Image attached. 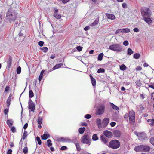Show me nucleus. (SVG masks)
<instances>
[{"instance_id":"nucleus-1","label":"nucleus","mask_w":154,"mask_h":154,"mask_svg":"<svg viewBox=\"0 0 154 154\" xmlns=\"http://www.w3.org/2000/svg\"><path fill=\"white\" fill-rule=\"evenodd\" d=\"M17 13L15 9L12 8H9L6 12V18L9 21L14 22L17 17Z\"/></svg>"},{"instance_id":"nucleus-2","label":"nucleus","mask_w":154,"mask_h":154,"mask_svg":"<svg viewBox=\"0 0 154 154\" xmlns=\"http://www.w3.org/2000/svg\"><path fill=\"white\" fill-rule=\"evenodd\" d=\"M141 14L143 17H150L152 12L149 8L143 7L141 9Z\"/></svg>"},{"instance_id":"nucleus-3","label":"nucleus","mask_w":154,"mask_h":154,"mask_svg":"<svg viewBox=\"0 0 154 154\" xmlns=\"http://www.w3.org/2000/svg\"><path fill=\"white\" fill-rule=\"evenodd\" d=\"M122 46L119 44H115L111 45L109 49L115 51L120 52L122 50Z\"/></svg>"},{"instance_id":"nucleus-4","label":"nucleus","mask_w":154,"mask_h":154,"mask_svg":"<svg viewBox=\"0 0 154 154\" xmlns=\"http://www.w3.org/2000/svg\"><path fill=\"white\" fill-rule=\"evenodd\" d=\"M81 141L83 143L88 144L90 143L91 139L88 135H84L82 137Z\"/></svg>"},{"instance_id":"nucleus-5","label":"nucleus","mask_w":154,"mask_h":154,"mask_svg":"<svg viewBox=\"0 0 154 154\" xmlns=\"http://www.w3.org/2000/svg\"><path fill=\"white\" fill-rule=\"evenodd\" d=\"M129 117L130 123L131 125L133 124L135 121V113L134 111H130L129 113Z\"/></svg>"},{"instance_id":"nucleus-6","label":"nucleus","mask_w":154,"mask_h":154,"mask_svg":"<svg viewBox=\"0 0 154 154\" xmlns=\"http://www.w3.org/2000/svg\"><path fill=\"white\" fill-rule=\"evenodd\" d=\"M105 110V106L103 104H101L98 109L96 111V114L98 115H100L103 114Z\"/></svg>"},{"instance_id":"nucleus-7","label":"nucleus","mask_w":154,"mask_h":154,"mask_svg":"<svg viewBox=\"0 0 154 154\" xmlns=\"http://www.w3.org/2000/svg\"><path fill=\"white\" fill-rule=\"evenodd\" d=\"M135 134L138 136V139L140 141H143L146 138V134L144 133H138L137 132H135Z\"/></svg>"},{"instance_id":"nucleus-8","label":"nucleus","mask_w":154,"mask_h":154,"mask_svg":"<svg viewBox=\"0 0 154 154\" xmlns=\"http://www.w3.org/2000/svg\"><path fill=\"white\" fill-rule=\"evenodd\" d=\"M109 121V119L108 118H104L102 122V125L103 127H106Z\"/></svg>"},{"instance_id":"nucleus-9","label":"nucleus","mask_w":154,"mask_h":154,"mask_svg":"<svg viewBox=\"0 0 154 154\" xmlns=\"http://www.w3.org/2000/svg\"><path fill=\"white\" fill-rule=\"evenodd\" d=\"M104 135L108 138H111L112 137V132L108 130L104 131L103 132Z\"/></svg>"},{"instance_id":"nucleus-10","label":"nucleus","mask_w":154,"mask_h":154,"mask_svg":"<svg viewBox=\"0 0 154 154\" xmlns=\"http://www.w3.org/2000/svg\"><path fill=\"white\" fill-rule=\"evenodd\" d=\"M62 142L71 143H75L74 141L72 140L68 137H63Z\"/></svg>"},{"instance_id":"nucleus-11","label":"nucleus","mask_w":154,"mask_h":154,"mask_svg":"<svg viewBox=\"0 0 154 154\" xmlns=\"http://www.w3.org/2000/svg\"><path fill=\"white\" fill-rule=\"evenodd\" d=\"M113 134L115 137H120L121 133V131L119 130H114L113 131Z\"/></svg>"},{"instance_id":"nucleus-12","label":"nucleus","mask_w":154,"mask_h":154,"mask_svg":"<svg viewBox=\"0 0 154 154\" xmlns=\"http://www.w3.org/2000/svg\"><path fill=\"white\" fill-rule=\"evenodd\" d=\"M12 58L10 56H9L8 60L7 61V67L8 68H10L12 64Z\"/></svg>"},{"instance_id":"nucleus-13","label":"nucleus","mask_w":154,"mask_h":154,"mask_svg":"<svg viewBox=\"0 0 154 154\" xmlns=\"http://www.w3.org/2000/svg\"><path fill=\"white\" fill-rule=\"evenodd\" d=\"M144 20L149 24H150L152 23V21L150 18V17H143Z\"/></svg>"},{"instance_id":"nucleus-14","label":"nucleus","mask_w":154,"mask_h":154,"mask_svg":"<svg viewBox=\"0 0 154 154\" xmlns=\"http://www.w3.org/2000/svg\"><path fill=\"white\" fill-rule=\"evenodd\" d=\"M28 107L30 109V111L34 112L35 110V105L34 103L29 104Z\"/></svg>"},{"instance_id":"nucleus-15","label":"nucleus","mask_w":154,"mask_h":154,"mask_svg":"<svg viewBox=\"0 0 154 154\" xmlns=\"http://www.w3.org/2000/svg\"><path fill=\"white\" fill-rule=\"evenodd\" d=\"M105 15L107 18L112 20H113L116 18L115 16L113 14L109 13H106Z\"/></svg>"},{"instance_id":"nucleus-16","label":"nucleus","mask_w":154,"mask_h":154,"mask_svg":"<svg viewBox=\"0 0 154 154\" xmlns=\"http://www.w3.org/2000/svg\"><path fill=\"white\" fill-rule=\"evenodd\" d=\"M96 123L99 128L100 129L102 128L103 126L102 124H101V119L100 118H97V119Z\"/></svg>"},{"instance_id":"nucleus-17","label":"nucleus","mask_w":154,"mask_h":154,"mask_svg":"<svg viewBox=\"0 0 154 154\" xmlns=\"http://www.w3.org/2000/svg\"><path fill=\"white\" fill-rule=\"evenodd\" d=\"M143 145L137 146L134 148V150L137 152L143 151Z\"/></svg>"},{"instance_id":"nucleus-18","label":"nucleus","mask_w":154,"mask_h":154,"mask_svg":"<svg viewBox=\"0 0 154 154\" xmlns=\"http://www.w3.org/2000/svg\"><path fill=\"white\" fill-rule=\"evenodd\" d=\"M89 76L90 77L92 85L94 87L96 85V80L94 78H93V76L91 74H90L89 75Z\"/></svg>"},{"instance_id":"nucleus-19","label":"nucleus","mask_w":154,"mask_h":154,"mask_svg":"<svg viewBox=\"0 0 154 154\" xmlns=\"http://www.w3.org/2000/svg\"><path fill=\"white\" fill-rule=\"evenodd\" d=\"M100 138L104 144H106L108 141V139L103 135H101Z\"/></svg>"},{"instance_id":"nucleus-20","label":"nucleus","mask_w":154,"mask_h":154,"mask_svg":"<svg viewBox=\"0 0 154 154\" xmlns=\"http://www.w3.org/2000/svg\"><path fill=\"white\" fill-rule=\"evenodd\" d=\"M27 132L26 131H24V132L23 134V137H22L21 140L20 142V144H22L23 143L22 142V140L23 139V140H24V139L27 137Z\"/></svg>"},{"instance_id":"nucleus-21","label":"nucleus","mask_w":154,"mask_h":154,"mask_svg":"<svg viewBox=\"0 0 154 154\" xmlns=\"http://www.w3.org/2000/svg\"><path fill=\"white\" fill-rule=\"evenodd\" d=\"M143 151L148 152L150 149V147L147 145H143Z\"/></svg>"},{"instance_id":"nucleus-22","label":"nucleus","mask_w":154,"mask_h":154,"mask_svg":"<svg viewBox=\"0 0 154 154\" xmlns=\"http://www.w3.org/2000/svg\"><path fill=\"white\" fill-rule=\"evenodd\" d=\"M109 144H120V142L117 140H114L110 142Z\"/></svg>"},{"instance_id":"nucleus-23","label":"nucleus","mask_w":154,"mask_h":154,"mask_svg":"<svg viewBox=\"0 0 154 154\" xmlns=\"http://www.w3.org/2000/svg\"><path fill=\"white\" fill-rule=\"evenodd\" d=\"M12 94H10L9 96V97L7 100V106L9 108V106L10 104V102L11 100Z\"/></svg>"},{"instance_id":"nucleus-24","label":"nucleus","mask_w":154,"mask_h":154,"mask_svg":"<svg viewBox=\"0 0 154 154\" xmlns=\"http://www.w3.org/2000/svg\"><path fill=\"white\" fill-rule=\"evenodd\" d=\"M6 123L9 127H11L13 125L14 122L12 119H8L6 121Z\"/></svg>"},{"instance_id":"nucleus-25","label":"nucleus","mask_w":154,"mask_h":154,"mask_svg":"<svg viewBox=\"0 0 154 154\" xmlns=\"http://www.w3.org/2000/svg\"><path fill=\"white\" fill-rule=\"evenodd\" d=\"M63 65V64L62 63L56 64L52 68L53 70H54L60 68Z\"/></svg>"},{"instance_id":"nucleus-26","label":"nucleus","mask_w":154,"mask_h":154,"mask_svg":"<svg viewBox=\"0 0 154 154\" xmlns=\"http://www.w3.org/2000/svg\"><path fill=\"white\" fill-rule=\"evenodd\" d=\"M50 137L49 134H44L42 135L41 136V138L42 140H46L48 138Z\"/></svg>"},{"instance_id":"nucleus-27","label":"nucleus","mask_w":154,"mask_h":154,"mask_svg":"<svg viewBox=\"0 0 154 154\" xmlns=\"http://www.w3.org/2000/svg\"><path fill=\"white\" fill-rule=\"evenodd\" d=\"M110 105L113 109L117 111H118L119 110V108L116 106L114 105L113 103H110Z\"/></svg>"},{"instance_id":"nucleus-28","label":"nucleus","mask_w":154,"mask_h":154,"mask_svg":"<svg viewBox=\"0 0 154 154\" xmlns=\"http://www.w3.org/2000/svg\"><path fill=\"white\" fill-rule=\"evenodd\" d=\"M25 31L24 30H21L19 33L18 35L19 36V37H25Z\"/></svg>"},{"instance_id":"nucleus-29","label":"nucleus","mask_w":154,"mask_h":154,"mask_svg":"<svg viewBox=\"0 0 154 154\" xmlns=\"http://www.w3.org/2000/svg\"><path fill=\"white\" fill-rule=\"evenodd\" d=\"M103 56L104 54L103 53H101L99 54L98 57V60L99 61H101L103 59Z\"/></svg>"},{"instance_id":"nucleus-30","label":"nucleus","mask_w":154,"mask_h":154,"mask_svg":"<svg viewBox=\"0 0 154 154\" xmlns=\"http://www.w3.org/2000/svg\"><path fill=\"white\" fill-rule=\"evenodd\" d=\"M45 72L44 70H42L40 72V75L38 78V80L39 82H40L42 78H43V74Z\"/></svg>"},{"instance_id":"nucleus-31","label":"nucleus","mask_w":154,"mask_h":154,"mask_svg":"<svg viewBox=\"0 0 154 154\" xmlns=\"http://www.w3.org/2000/svg\"><path fill=\"white\" fill-rule=\"evenodd\" d=\"M120 145H108L109 147L113 149H116L119 148Z\"/></svg>"},{"instance_id":"nucleus-32","label":"nucleus","mask_w":154,"mask_h":154,"mask_svg":"<svg viewBox=\"0 0 154 154\" xmlns=\"http://www.w3.org/2000/svg\"><path fill=\"white\" fill-rule=\"evenodd\" d=\"M85 130V128L83 127V128H80L78 130L80 134H83Z\"/></svg>"},{"instance_id":"nucleus-33","label":"nucleus","mask_w":154,"mask_h":154,"mask_svg":"<svg viewBox=\"0 0 154 154\" xmlns=\"http://www.w3.org/2000/svg\"><path fill=\"white\" fill-rule=\"evenodd\" d=\"M36 83H35V90L34 91H35V93L36 95L38 94L39 92V89L38 87L37 86H36Z\"/></svg>"},{"instance_id":"nucleus-34","label":"nucleus","mask_w":154,"mask_h":154,"mask_svg":"<svg viewBox=\"0 0 154 154\" xmlns=\"http://www.w3.org/2000/svg\"><path fill=\"white\" fill-rule=\"evenodd\" d=\"M127 67L124 64H122V65L120 66V69L121 70L124 71L126 70Z\"/></svg>"},{"instance_id":"nucleus-35","label":"nucleus","mask_w":154,"mask_h":154,"mask_svg":"<svg viewBox=\"0 0 154 154\" xmlns=\"http://www.w3.org/2000/svg\"><path fill=\"white\" fill-rule=\"evenodd\" d=\"M53 16L56 19H60L61 17V16L60 14H58L57 13H54L53 14Z\"/></svg>"},{"instance_id":"nucleus-36","label":"nucleus","mask_w":154,"mask_h":154,"mask_svg":"<svg viewBox=\"0 0 154 154\" xmlns=\"http://www.w3.org/2000/svg\"><path fill=\"white\" fill-rule=\"evenodd\" d=\"M134 53V51L130 48H128L127 50V54L131 55Z\"/></svg>"},{"instance_id":"nucleus-37","label":"nucleus","mask_w":154,"mask_h":154,"mask_svg":"<svg viewBox=\"0 0 154 154\" xmlns=\"http://www.w3.org/2000/svg\"><path fill=\"white\" fill-rule=\"evenodd\" d=\"M92 139L93 140L96 141L98 139V137H97V134H94L93 135Z\"/></svg>"},{"instance_id":"nucleus-38","label":"nucleus","mask_w":154,"mask_h":154,"mask_svg":"<svg viewBox=\"0 0 154 154\" xmlns=\"http://www.w3.org/2000/svg\"><path fill=\"white\" fill-rule=\"evenodd\" d=\"M34 96V94L32 90H29V97L31 98Z\"/></svg>"},{"instance_id":"nucleus-39","label":"nucleus","mask_w":154,"mask_h":154,"mask_svg":"<svg viewBox=\"0 0 154 154\" xmlns=\"http://www.w3.org/2000/svg\"><path fill=\"white\" fill-rule=\"evenodd\" d=\"M42 117H38V120H37L38 123L39 125H41L42 123Z\"/></svg>"},{"instance_id":"nucleus-40","label":"nucleus","mask_w":154,"mask_h":154,"mask_svg":"<svg viewBox=\"0 0 154 154\" xmlns=\"http://www.w3.org/2000/svg\"><path fill=\"white\" fill-rule=\"evenodd\" d=\"M140 57V54L138 53L135 54L133 56L134 58L135 59L139 58Z\"/></svg>"},{"instance_id":"nucleus-41","label":"nucleus","mask_w":154,"mask_h":154,"mask_svg":"<svg viewBox=\"0 0 154 154\" xmlns=\"http://www.w3.org/2000/svg\"><path fill=\"white\" fill-rule=\"evenodd\" d=\"M40 49L42 50L44 52L46 53L48 51V48L46 47H44L40 48Z\"/></svg>"},{"instance_id":"nucleus-42","label":"nucleus","mask_w":154,"mask_h":154,"mask_svg":"<svg viewBox=\"0 0 154 154\" xmlns=\"http://www.w3.org/2000/svg\"><path fill=\"white\" fill-rule=\"evenodd\" d=\"M21 69L20 66H19L17 68L16 72L18 74H19L21 73Z\"/></svg>"},{"instance_id":"nucleus-43","label":"nucleus","mask_w":154,"mask_h":154,"mask_svg":"<svg viewBox=\"0 0 154 154\" xmlns=\"http://www.w3.org/2000/svg\"><path fill=\"white\" fill-rule=\"evenodd\" d=\"M104 72H105L104 69L103 68H101L99 69L97 71V72L98 73H104Z\"/></svg>"},{"instance_id":"nucleus-44","label":"nucleus","mask_w":154,"mask_h":154,"mask_svg":"<svg viewBox=\"0 0 154 154\" xmlns=\"http://www.w3.org/2000/svg\"><path fill=\"white\" fill-rule=\"evenodd\" d=\"M36 140L38 142V144H41L42 142L40 137L38 136L36 137Z\"/></svg>"},{"instance_id":"nucleus-45","label":"nucleus","mask_w":154,"mask_h":154,"mask_svg":"<svg viewBox=\"0 0 154 154\" xmlns=\"http://www.w3.org/2000/svg\"><path fill=\"white\" fill-rule=\"evenodd\" d=\"M63 137H57L56 138V140L58 142H62Z\"/></svg>"},{"instance_id":"nucleus-46","label":"nucleus","mask_w":154,"mask_h":154,"mask_svg":"<svg viewBox=\"0 0 154 154\" xmlns=\"http://www.w3.org/2000/svg\"><path fill=\"white\" fill-rule=\"evenodd\" d=\"M82 48L83 47L80 46H78L76 48V49H77L78 50V51L79 52L82 51Z\"/></svg>"},{"instance_id":"nucleus-47","label":"nucleus","mask_w":154,"mask_h":154,"mask_svg":"<svg viewBox=\"0 0 154 154\" xmlns=\"http://www.w3.org/2000/svg\"><path fill=\"white\" fill-rule=\"evenodd\" d=\"M67 149V147L66 146H63L60 148V150L62 151L66 150Z\"/></svg>"},{"instance_id":"nucleus-48","label":"nucleus","mask_w":154,"mask_h":154,"mask_svg":"<svg viewBox=\"0 0 154 154\" xmlns=\"http://www.w3.org/2000/svg\"><path fill=\"white\" fill-rule=\"evenodd\" d=\"M44 42L43 41H40L38 42V44L39 45L40 47H42L44 45Z\"/></svg>"},{"instance_id":"nucleus-49","label":"nucleus","mask_w":154,"mask_h":154,"mask_svg":"<svg viewBox=\"0 0 154 154\" xmlns=\"http://www.w3.org/2000/svg\"><path fill=\"white\" fill-rule=\"evenodd\" d=\"M150 142L151 144H154V137H151L150 139Z\"/></svg>"},{"instance_id":"nucleus-50","label":"nucleus","mask_w":154,"mask_h":154,"mask_svg":"<svg viewBox=\"0 0 154 154\" xmlns=\"http://www.w3.org/2000/svg\"><path fill=\"white\" fill-rule=\"evenodd\" d=\"M123 30L124 33H128L130 32V30L128 28H124Z\"/></svg>"},{"instance_id":"nucleus-51","label":"nucleus","mask_w":154,"mask_h":154,"mask_svg":"<svg viewBox=\"0 0 154 154\" xmlns=\"http://www.w3.org/2000/svg\"><path fill=\"white\" fill-rule=\"evenodd\" d=\"M23 151L24 154H26L28 152V149L27 147H25L23 149Z\"/></svg>"},{"instance_id":"nucleus-52","label":"nucleus","mask_w":154,"mask_h":154,"mask_svg":"<svg viewBox=\"0 0 154 154\" xmlns=\"http://www.w3.org/2000/svg\"><path fill=\"white\" fill-rule=\"evenodd\" d=\"M52 145H47L48 147L50 149L51 151H54V149L53 147L51 146Z\"/></svg>"},{"instance_id":"nucleus-53","label":"nucleus","mask_w":154,"mask_h":154,"mask_svg":"<svg viewBox=\"0 0 154 154\" xmlns=\"http://www.w3.org/2000/svg\"><path fill=\"white\" fill-rule=\"evenodd\" d=\"M91 117V115L89 114H87L85 116V117L87 119H89Z\"/></svg>"},{"instance_id":"nucleus-54","label":"nucleus","mask_w":154,"mask_h":154,"mask_svg":"<svg viewBox=\"0 0 154 154\" xmlns=\"http://www.w3.org/2000/svg\"><path fill=\"white\" fill-rule=\"evenodd\" d=\"M148 122H153L151 123V125H154V119H149L148 120Z\"/></svg>"},{"instance_id":"nucleus-55","label":"nucleus","mask_w":154,"mask_h":154,"mask_svg":"<svg viewBox=\"0 0 154 154\" xmlns=\"http://www.w3.org/2000/svg\"><path fill=\"white\" fill-rule=\"evenodd\" d=\"M98 21L97 20H95L92 23V26H96L98 23Z\"/></svg>"},{"instance_id":"nucleus-56","label":"nucleus","mask_w":154,"mask_h":154,"mask_svg":"<svg viewBox=\"0 0 154 154\" xmlns=\"http://www.w3.org/2000/svg\"><path fill=\"white\" fill-rule=\"evenodd\" d=\"M11 131L13 133H15L16 132V130L14 126H12L11 127Z\"/></svg>"},{"instance_id":"nucleus-57","label":"nucleus","mask_w":154,"mask_h":154,"mask_svg":"<svg viewBox=\"0 0 154 154\" xmlns=\"http://www.w3.org/2000/svg\"><path fill=\"white\" fill-rule=\"evenodd\" d=\"M123 44L125 46H127L128 45L129 43H128V42L126 40V41H125L123 42Z\"/></svg>"},{"instance_id":"nucleus-58","label":"nucleus","mask_w":154,"mask_h":154,"mask_svg":"<svg viewBox=\"0 0 154 154\" xmlns=\"http://www.w3.org/2000/svg\"><path fill=\"white\" fill-rule=\"evenodd\" d=\"M9 109H5L4 110V112L5 115L8 114Z\"/></svg>"},{"instance_id":"nucleus-59","label":"nucleus","mask_w":154,"mask_h":154,"mask_svg":"<svg viewBox=\"0 0 154 154\" xmlns=\"http://www.w3.org/2000/svg\"><path fill=\"white\" fill-rule=\"evenodd\" d=\"M116 122H112L110 124L111 126L112 127L116 125Z\"/></svg>"},{"instance_id":"nucleus-60","label":"nucleus","mask_w":154,"mask_h":154,"mask_svg":"<svg viewBox=\"0 0 154 154\" xmlns=\"http://www.w3.org/2000/svg\"><path fill=\"white\" fill-rule=\"evenodd\" d=\"M28 126V123H26L23 127V128L24 130H26Z\"/></svg>"},{"instance_id":"nucleus-61","label":"nucleus","mask_w":154,"mask_h":154,"mask_svg":"<svg viewBox=\"0 0 154 154\" xmlns=\"http://www.w3.org/2000/svg\"><path fill=\"white\" fill-rule=\"evenodd\" d=\"M76 148L77 150L79 151H80L81 150V148L80 146V145H76Z\"/></svg>"},{"instance_id":"nucleus-62","label":"nucleus","mask_w":154,"mask_h":154,"mask_svg":"<svg viewBox=\"0 0 154 154\" xmlns=\"http://www.w3.org/2000/svg\"><path fill=\"white\" fill-rule=\"evenodd\" d=\"M133 31H134V32H139V29H138V28L136 27L134 29Z\"/></svg>"},{"instance_id":"nucleus-63","label":"nucleus","mask_w":154,"mask_h":154,"mask_svg":"<svg viewBox=\"0 0 154 154\" xmlns=\"http://www.w3.org/2000/svg\"><path fill=\"white\" fill-rule=\"evenodd\" d=\"M12 151L11 149H9L8 150L7 154H12Z\"/></svg>"},{"instance_id":"nucleus-64","label":"nucleus","mask_w":154,"mask_h":154,"mask_svg":"<svg viewBox=\"0 0 154 154\" xmlns=\"http://www.w3.org/2000/svg\"><path fill=\"white\" fill-rule=\"evenodd\" d=\"M148 87L151 88H152L154 89V83L152 84V85H149Z\"/></svg>"}]
</instances>
